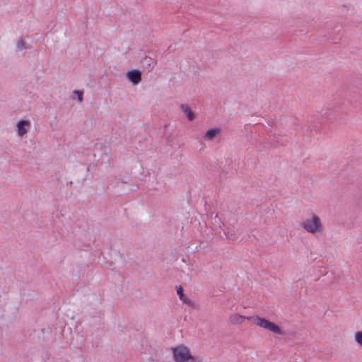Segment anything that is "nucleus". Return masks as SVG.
Listing matches in <instances>:
<instances>
[{
	"label": "nucleus",
	"instance_id": "1",
	"mask_svg": "<svg viewBox=\"0 0 362 362\" xmlns=\"http://www.w3.org/2000/svg\"><path fill=\"white\" fill-rule=\"evenodd\" d=\"M172 351L175 362H202V359L193 356L190 349L184 344L173 347Z\"/></svg>",
	"mask_w": 362,
	"mask_h": 362
},
{
	"label": "nucleus",
	"instance_id": "7",
	"mask_svg": "<svg viewBox=\"0 0 362 362\" xmlns=\"http://www.w3.org/2000/svg\"><path fill=\"white\" fill-rule=\"evenodd\" d=\"M29 122L26 120H20L17 124L18 134L19 136H23L27 133V130L25 128V125H28Z\"/></svg>",
	"mask_w": 362,
	"mask_h": 362
},
{
	"label": "nucleus",
	"instance_id": "5",
	"mask_svg": "<svg viewBox=\"0 0 362 362\" xmlns=\"http://www.w3.org/2000/svg\"><path fill=\"white\" fill-rule=\"evenodd\" d=\"M220 132L221 129L219 128L210 129L205 133L204 138L207 141L213 140Z\"/></svg>",
	"mask_w": 362,
	"mask_h": 362
},
{
	"label": "nucleus",
	"instance_id": "8",
	"mask_svg": "<svg viewBox=\"0 0 362 362\" xmlns=\"http://www.w3.org/2000/svg\"><path fill=\"white\" fill-rule=\"evenodd\" d=\"M180 108L183 111V112L186 114L189 121H193L194 119V115L192 112L191 108L187 105L182 104L180 105Z\"/></svg>",
	"mask_w": 362,
	"mask_h": 362
},
{
	"label": "nucleus",
	"instance_id": "4",
	"mask_svg": "<svg viewBox=\"0 0 362 362\" xmlns=\"http://www.w3.org/2000/svg\"><path fill=\"white\" fill-rule=\"evenodd\" d=\"M126 76L134 85L138 84L141 81V72L138 69L129 71Z\"/></svg>",
	"mask_w": 362,
	"mask_h": 362
},
{
	"label": "nucleus",
	"instance_id": "11",
	"mask_svg": "<svg viewBox=\"0 0 362 362\" xmlns=\"http://www.w3.org/2000/svg\"><path fill=\"white\" fill-rule=\"evenodd\" d=\"M24 49H25V47L24 45V42L23 40H20L16 43V51H22Z\"/></svg>",
	"mask_w": 362,
	"mask_h": 362
},
{
	"label": "nucleus",
	"instance_id": "6",
	"mask_svg": "<svg viewBox=\"0 0 362 362\" xmlns=\"http://www.w3.org/2000/svg\"><path fill=\"white\" fill-rule=\"evenodd\" d=\"M247 317L235 313L232 314L229 317V321L232 325H240L243 322L245 319L247 320Z\"/></svg>",
	"mask_w": 362,
	"mask_h": 362
},
{
	"label": "nucleus",
	"instance_id": "3",
	"mask_svg": "<svg viewBox=\"0 0 362 362\" xmlns=\"http://www.w3.org/2000/svg\"><path fill=\"white\" fill-rule=\"evenodd\" d=\"M247 320L252 321L255 325L257 326H259L263 329L269 330L274 333L278 334H282L283 332L280 329V327L276 325L275 323L270 322L267 320L265 318H262L259 317L258 315L255 316H249L247 317Z\"/></svg>",
	"mask_w": 362,
	"mask_h": 362
},
{
	"label": "nucleus",
	"instance_id": "10",
	"mask_svg": "<svg viewBox=\"0 0 362 362\" xmlns=\"http://www.w3.org/2000/svg\"><path fill=\"white\" fill-rule=\"evenodd\" d=\"M354 338H355V341L358 344H360L361 346H362V331H360V332H357L355 333V335H354Z\"/></svg>",
	"mask_w": 362,
	"mask_h": 362
},
{
	"label": "nucleus",
	"instance_id": "9",
	"mask_svg": "<svg viewBox=\"0 0 362 362\" xmlns=\"http://www.w3.org/2000/svg\"><path fill=\"white\" fill-rule=\"evenodd\" d=\"M177 293L180 297V299L187 305H192V301L187 297L183 293V288L180 286L177 289Z\"/></svg>",
	"mask_w": 362,
	"mask_h": 362
},
{
	"label": "nucleus",
	"instance_id": "12",
	"mask_svg": "<svg viewBox=\"0 0 362 362\" xmlns=\"http://www.w3.org/2000/svg\"><path fill=\"white\" fill-rule=\"evenodd\" d=\"M74 93L77 95L78 101L81 103L83 101V92L81 90H75Z\"/></svg>",
	"mask_w": 362,
	"mask_h": 362
},
{
	"label": "nucleus",
	"instance_id": "2",
	"mask_svg": "<svg viewBox=\"0 0 362 362\" xmlns=\"http://www.w3.org/2000/svg\"><path fill=\"white\" fill-rule=\"evenodd\" d=\"M300 226L311 234H319L323 231V225L320 218L314 214H311L310 218L303 220Z\"/></svg>",
	"mask_w": 362,
	"mask_h": 362
}]
</instances>
